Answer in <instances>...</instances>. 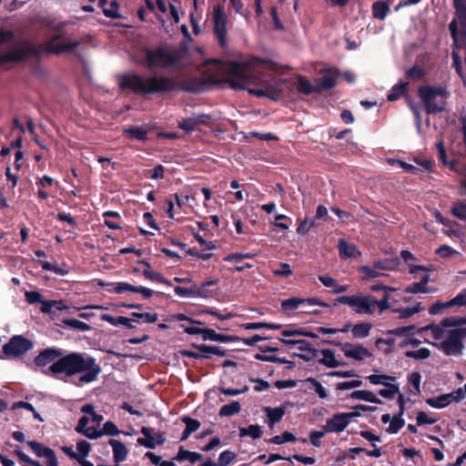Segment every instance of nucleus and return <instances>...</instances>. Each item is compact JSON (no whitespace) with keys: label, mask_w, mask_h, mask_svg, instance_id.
Returning <instances> with one entry per match:
<instances>
[{"label":"nucleus","mask_w":466,"mask_h":466,"mask_svg":"<svg viewBox=\"0 0 466 466\" xmlns=\"http://www.w3.org/2000/svg\"><path fill=\"white\" fill-rule=\"evenodd\" d=\"M218 69L235 89H247L249 94L272 100L282 96V81L268 76L274 69L270 61L251 57L242 62L220 63Z\"/></svg>","instance_id":"nucleus-1"},{"label":"nucleus","mask_w":466,"mask_h":466,"mask_svg":"<svg viewBox=\"0 0 466 466\" xmlns=\"http://www.w3.org/2000/svg\"><path fill=\"white\" fill-rule=\"evenodd\" d=\"M464 319L446 318L438 325H430L422 328L421 331L430 333L435 340L432 345L447 356H458L463 350L462 339L466 337V329L456 328L464 323Z\"/></svg>","instance_id":"nucleus-2"},{"label":"nucleus","mask_w":466,"mask_h":466,"mask_svg":"<svg viewBox=\"0 0 466 466\" xmlns=\"http://www.w3.org/2000/svg\"><path fill=\"white\" fill-rule=\"evenodd\" d=\"M49 370L53 374L64 373L69 377L81 374L78 385L95 381L101 372V368L94 358L81 353H71L60 358L49 367Z\"/></svg>","instance_id":"nucleus-3"},{"label":"nucleus","mask_w":466,"mask_h":466,"mask_svg":"<svg viewBox=\"0 0 466 466\" xmlns=\"http://www.w3.org/2000/svg\"><path fill=\"white\" fill-rule=\"evenodd\" d=\"M9 43L8 49L0 53V66L6 64H18L29 60V35L15 28H0V46Z\"/></svg>","instance_id":"nucleus-4"},{"label":"nucleus","mask_w":466,"mask_h":466,"mask_svg":"<svg viewBox=\"0 0 466 466\" xmlns=\"http://www.w3.org/2000/svg\"><path fill=\"white\" fill-rule=\"evenodd\" d=\"M119 84L123 89H130L142 95L168 92L177 86L176 81L170 77L160 76L142 77L135 74L123 76Z\"/></svg>","instance_id":"nucleus-5"},{"label":"nucleus","mask_w":466,"mask_h":466,"mask_svg":"<svg viewBox=\"0 0 466 466\" xmlns=\"http://www.w3.org/2000/svg\"><path fill=\"white\" fill-rule=\"evenodd\" d=\"M419 96L427 113H437L445 108L449 92L441 86H424L419 88Z\"/></svg>","instance_id":"nucleus-6"},{"label":"nucleus","mask_w":466,"mask_h":466,"mask_svg":"<svg viewBox=\"0 0 466 466\" xmlns=\"http://www.w3.org/2000/svg\"><path fill=\"white\" fill-rule=\"evenodd\" d=\"M90 37H81L77 39H65L62 40L58 36L52 38L40 50H35V46L31 44V56L39 53H51L60 54L62 52L73 53L79 48H86L90 42Z\"/></svg>","instance_id":"nucleus-7"},{"label":"nucleus","mask_w":466,"mask_h":466,"mask_svg":"<svg viewBox=\"0 0 466 466\" xmlns=\"http://www.w3.org/2000/svg\"><path fill=\"white\" fill-rule=\"evenodd\" d=\"M375 408L367 405H357L351 412L335 413L326 420L325 430L328 433H340L350 423L351 420L361 416V411H373Z\"/></svg>","instance_id":"nucleus-8"},{"label":"nucleus","mask_w":466,"mask_h":466,"mask_svg":"<svg viewBox=\"0 0 466 466\" xmlns=\"http://www.w3.org/2000/svg\"><path fill=\"white\" fill-rule=\"evenodd\" d=\"M179 60V52L173 48L147 50L146 65L148 68H165L175 66Z\"/></svg>","instance_id":"nucleus-9"},{"label":"nucleus","mask_w":466,"mask_h":466,"mask_svg":"<svg viewBox=\"0 0 466 466\" xmlns=\"http://www.w3.org/2000/svg\"><path fill=\"white\" fill-rule=\"evenodd\" d=\"M337 302L349 306L353 311L361 315H371L375 311V298L370 295L358 293L340 296Z\"/></svg>","instance_id":"nucleus-10"},{"label":"nucleus","mask_w":466,"mask_h":466,"mask_svg":"<svg viewBox=\"0 0 466 466\" xmlns=\"http://www.w3.org/2000/svg\"><path fill=\"white\" fill-rule=\"evenodd\" d=\"M218 283V279H209L199 285H193L190 288L177 286L174 289L176 295L181 298L209 299L217 295V292L208 288Z\"/></svg>","instance_id":"nucleus-11"},{"label":"nucleus","mask_w":466,"mask_h":466,"mask_svg":"<svg viewBox=\"0 0 466 466\" xmlns=\"http://www.w3.org/2000/svg\"><path fill=\"white\" fill-rule=\"evenodd\" d=\"M102 420L103 416L97 413L92 417L83 416L79 420L76 430L89 439H97L102 436V430L100 429Z\"/></svg>","instance_id":"nucleus-12"},{"label":"nucleus","mask_w":466,"mask_h":466,"mask_svg":"<svg viewBox=\"0 0 466 466\" xmlns=\"http://www.w3.org/2000/svg\"><path fill=\"white\" fill-rule=\"evenodd\" d=\"M29 350V339L21 335L13 336L9 342L2 348L4 357L0 355V359L20 357Z\"/></svg>","instance_id":"nucleus-13"},{"label":"nucleus","mask_w":466,"mask_h":466,"mask_svg":"<svg viewBox=\"0 0 466 466\" xmlns=\"http://www.w3.org/2000/svg\"><path fill=\"white\" fill-rule=\"evenodd\" d=\"M214 32L221 46L227 44V15L220 5L213 10Z\"/></svg>","instance_id":"nucleus-14"},{"label":"nucleus","mask_w":466,"mask_h":466,"mask_svg":"<svg viewBox=\"0 0 466 466\" xmlns=\"http://www.w3.org/2000/svg\"><path fill=\"white\" fill-rule=\"evenodd\" d=\"M463 400L461 390H456L450 393L441 394L436 397L428 398L426 403L434 409H444L453 402H460Z\"/></svg>","instance_id":"nucleus-15"},{"label":"nucleus","mask_w":466,"mask_h":466,"mask_svg":"<svg viewBox=\"0 0 466 466\" xmlns=\"http://www.w3.org/2000/svg\"><path fill=\"white\" fill-rule=\"evenodd\" d=\"M340 350L345 357L355 360H364L371 356L370 350L360 344L346 342L340 345Z\"/></svg>","instance_id":"nucleus-16"},{"label":"nucleus","mask_w":466,"mask_h":466,"mask_svg":"<svg viewBox=\"0 0 466 466\" xmlns=\"http://www.w3.org/2000/svg\"><path fill=\"white\" fill-rule=\"evenodd\" d=\"M31 450L34 453L42 459L44 466H57V460L55 452L36 441H31Z\"/></svg>","instance_id":"nucleus-17"},{"label":"nucleus","mask_w":466,"mask_h":466,"mask_svg":"<svg viewBox=\"0 0 466 466\" xmlns=\"http://www.w3.org/2000/svg\"><path fill=\"white\" fill-rule=\"evenodd\" d=\"M312 355L318 359L319 364L329 369H335L343 365V362L336 357L334 350L330 349L316 350V352H312Z\"/></svg>","instance_id":"nucleus-18"},{"label":"nucleus","mask_w":466,"mask_h":466,"mask_svg":"<svg viewBox=\"0 0 466 466\" xmlns=\"http://www.w3.org/2000/svg\"><path fill=\"white\" fill-rule=\"evenodd\" d=\"M320 76L316 79L317 86H319V92L332 88L336 85L339 74L336 68L328 67L320 70Z\"/></svg>","instance_id":"nucleus-19"},{"label":"nucleus","mask_w":466,"mask_h":466,"mask_svg":"<svg viewBox=\"0 0 466 466\" xmlns=\"http://www.w3.org/2000/svg\"><path fill=\"white\" fill-rule=\"evenodd\" d=\"M142 438L137 439V443L148 449H155L157 445L163 444L165 438L160 434L155 433L154 430L147 427L141 429Z\"/></svg>","instance_id":"nucleus-20"},{"label":"nucleus","mask_w":466,"mask_h":466,"mask_svg":"<svg viewBox=\"0 0 466 466\" xmlns=\"http://www.w3.org/2000/svg\"><path fill=\"white\" fill-rule=\"evenodd\" d=\"M327 306V304L319 301L317 299H299V298H290L285 299L281 302V307L286 311H293L300 307H309V306Z\"/></svg>","instance_id":"nucleus-21"},{"label":"nucleus","mask_w":466,"mask_h":466,"mask_svg":"<svg viewBox=\"0 0 466 466\" xmlns=\"http://www.w3.org/2000/svg\"><path fill=\"white\" fill-rule=\"evenodd\" d=\"M209 116L207 115H193L192 116L183 119L179 122L178 127L186 133H192L198 126L208 124Z\"/></svg>","instance_id":"nucleus-22"},{"label":"nucleus","mask_w":466,"mask_h":466,"mask_svg":"<svg viewBox=\"0 0 466 466\" xmlns=\"http://www.w3.org/2000/svg\"><path fill=\"white\" fill-rule=\"evenodd\" d=\"M293 86L299 93L307 96L319 92V86H317L316 82L314 84L310 83L306 77L302 76H298L295 78Z\"/></svg>","instance_id":"nucleus-23"},{"label":"nucleus","mask_w":466,"mask_h":466,"mask_svg":"<svg viewBox=\"0 0 466 466\" xmlns=\"http://www.w3.org/2000/svg\"><path fill=\"white\" fill-rule=\"evenodd\" d=\"M338 248L341 258H357L360 256L358 248L353 244L347 243L344 239L339 240Z\"/></svg>","instance_id":"nucleus-24"},{"label":"nucleus","mask_w":466,"mask_h":466,"mask_svg":"<svg viewBox=\"0 0 466 466\" xmlns=\"http://www.w3.org/2000/svg\"><path fill=\"white\" fill-rule=\"evenodd\" d=\"M284 345L290 348H297L301 351L308 353L316 352V350L312 348L311 344L304 339H279Z\"/></svg>","instance_id":"nucleus-25"},{"label":"nucleus","mask_w":466,"mask_h":466,"mask_svg":"<svg viewBox=\"0 0 466 466\" xmlns=\"http://www.w3.org/2000/svg\"><path fill=\"white\" fill-rule=\"evenodd\" d=\"M58 355V352L55 350H45L35 359V363L37 366H46L47 364H50L51 366Z\"/></svg>","instance_id":"nucleus-26"},{"label":"nucleus","mask_w":466,"mask_h":466,"mask_svg":"<svg viewBox=\"0 0 466 466\" xmlns=\"http://www.w3.org/2000/svg\"><path fill=\"white\" fill-rule=\"evenodd\" d=\"M350 398L352 400H364L374 404H381V400L376 394L370 390H359L351 392Z\"/></svg>","instance_id":"nucleus-27"},{"label":"nucleus","mask_w":466,"mask_h":466,"mask_svg":"<svg viewBox=\"0 0 466 466\" xmlns=\"http://www.w3.org/2000/svg\"><path fill=\"white\" fill-rule=\"evenodd\" d=\"M109 444L113 449L114 460L119 463L127 459V451L126 446L117 440H110Z\"/></svg>","instance_id":"nucleus-28"},{"label":"nucleus","mask_w":466,"mask_h":466,"mask_svg":"<svg viewBox=\"0 0 466 466\" xmlns=\"http://www.w3.org/2000/svg\"><path fill=\"white\" fill-rule=\"evenodd\" d=\"M202 339L204 340L217 341V342H231L235 339L231 336L217 333L212 329H204L202 333Z\"/></svg>","instance_id":"nucleus-29"},{"label":"nucleus","mask_w":466,"mask_h":466,"mask_svg":"<svg viewBox=\"0 0 466 466\" xmlns=\"http://www.w3.org/2000/svg\"><path fill=\"white\" fill-rule=\"evenodd\" d=\"M423 309L420 302H416L412 306L410 307H395L392 309V311L400 314L401 318L407 319L413 316L416 313H419Z\"/></svg>","instance_id":"nucleus-30"},{"label":"nucleus","mask_w":466,"mask_h":466,"mask_svg":"<svg viewBox=\"0 0 466 466\" xmlns=\"http://www.w3.org/2000/svg\"><path fill=\"white\" fill-rule=\"evenodd\" d=\"M415 277H420V282L412 284L410 287L407 288L405 291L410 293L428 292V289L425 287L429 281L428 271L419 272Z\"/></svg>","instance_id":"nucleus-31"},{"label":"nucleus","mask_w":466,"mask_h":466,"mask_svg":"<svg viewBox=\"0 0 466 466\" xmlns=\"http://www.w3.org/2000/svg\"><path fill=\"white\" fill-rule=\"evenodd\" d=\"M401 258L403 260L408 264L410 272L413 274L414 276L418 275L419 272H424L429 271V269L423 266H418L414 265L412 261L415 259L412 253H410L408 250H403L400 253Z\"/></svg>","instance_id":"nucleus-32"},{"label":"nucleus","mask_w":466,"mask_h":466,"mask_svg":"<svg viewBox=\"0 0 466 466\" xmlns=\"http://www.w3.org/2000/svg\"><path fill=\"white\" fill-rule=\"evenodd\" d=\"M265 412L269 420V427L272 428L276 422H279L283 418L285 414V409L283 407H266Z\"/></svg>","instance_id":"nucleus-33"},{"label":"nucleus","mask_w":466,"mask_h":466,"mask_svg":"<svg viewBox=\"0 0 466 466\" xmlns=\"http://www.w3.org/2000/svg\"><path fill=\"white\" fill-rule=\"evenodd\" d=\"M202 459V454L196 452V451H190L187 450H185L183 448H180L177 456L175 457V460L178 461H187L189 462H197Z\"/></svg>","instance_id":"nucleus-34"},{"label":"nucleus","mask_w":466,"mask_h":466,"mask_svg":"<svg viewBox=\"0 0 466 466\" xmlns=\"http://www.w3.org/2000/svg\"><path fill=\"white\" fill-rule=\"evenodd\" d=\"M182 421L186 424V429L182 433L181 440L185 441L189 437L190 434L198 430L200 427V422L188 417H184Z\"/></svg>","instance_id":"nucleus-35"},{"label":"nucleus","mask_w":466,"mask_h":466,"mask_svg":"<svg viewBox=\"0 0 466 466\" xmlns=\"http://www.w3.org/2000/svg\"><path fill=\"white\" fill-rule=\"evenodd\" d=\"M124 132L127 134L131 139L143 141L147 139L148 129L145 127H135L126 128Z\"/></svg>","instance_id":"nucleus-36"},{"label":"nucleus","mask_w":466,"mask_h":466,"mask_svg":"<svg viewBox=\"0 0 466 466\" xmlns=\"http://www.w3.org/2000/svg\"><path fill=\"white\" fill-rule=\"evenodd\" d=\"M367 379L372 385H383V386H386L387 384L396 380V378L393 376H390V375H386V374H378V373L369 375L367 377Z\"/></svg>","instance_id":"nucleus-37"},{"label":"nucleus","mask_w":466,"mask_h":466,"mask_svg":"<svg viewBox=\"0 0 466 466\" xmlns=\"http://www.w3.org/2000/svg\"><path fill=\"white\" fill-rule=\"evenodd\" d=\"M372 325L370 323L363 322L356 324L352 327L351 332L354 338H366L370 335Z\"/></svg>","instance_id":"nucleus-38"},{"label":"nucleus","mask_w":466,"mask_h":466,"mask_svg":"<svg viewBox=\"0 0 466 466\" xmlns=\"http://www.w3.org/2000/svg\"><path fill=\"white\" fill-rule=\"evenodd\" d=\"M142 263L146 266V268L143 270L145 278L159 283H167L166 279L160 273L151 269L150 265L147 262L143 261Z\"/></svg>","instance_id":"nucleus-39"},{"label":"nucleus","mask_w":466,"mask_h":466,"mask_svg":"<svg viewBox=\"0 0 466 466\" xmlns=\"http://www.w3.org/2000/svg\"><path fill=\"white\" fill-rule=\"evenodd\" d=\"M241 410L240 404L238 401H232L221 407L219 415L222 417H229L238 414Z\"/></svg>","instance_id":"nucleus-40"},{"label":"nucleus","mask_w":466,"mask_h":466,"mask_svg":"<svg viewBox=\"0 0 466 466\" xmlns=\"http://www.w3.org/2000/svg\"><path fill=\"white\" fill-rule=\"evenodd\" d=\"M262 431L261 428L258 425H249L247 428L239 429V435L241 437L249 436L252 439L256 440L261 437Z\"/></svg>","instance_id":"nucleus-41"},{"label":"nucleus","mask_w":466,"mask_h":466,"mask_svg":"<svg viewBox=\"0 0 466 466\" xmlns=\"http://www.w3.org/2000/svg\"><path fill=\"white\" fill-rule=\"evenodd\" d=\"M53 307H56L58 310L67 309L68 307L64 304L62 300H49V301H42V306L39 309L43 313H49Z\"/></svg>","instance_id":"nucleus-42"},{"label":"nucleus","mask_w":466,"mask_h":466,"mask_svg":"<svg viewBox=\"0 0 466 466\" xmlns=\"http://www.w3.org/2000/svg\"><path fill=\"white\" fill-rule=\"evenodd\" d=\"M373 16L375 18L383 20L389 12V6L384 2H376L372 6Z\"/></svg>","instance_id":"nucleus-43"},{"label":"nucleus","mask_w":466,"mask_h":466,"mask_svg":"<svg viewBox=\"0 0 466 466\" xmlns=\"http://www.w3.org/2000/svg\"><path fill=\"white\" fill-rule=\"evenodd\" d=\"M360 271L362 273V279L364 280H370L384 275L383 272H380L379 268L374 266L372 268L362 266L360 268Z\"/></svg>","instance_id":"nucleus-44"},{"label":"nucleus","mask_w":466,"mask_h":466,"mask_svg":"<svg viewBox=\"0 0 466 466\" xmlns=\"http://www.w3.org/2000/svg\"><path fill=\"white\" fill-rule=\"evenodd\" d=\"M399 391V385L392 381L387 384L384 389L380 390L379 394L385 399H393Z\"/></svg>","instance_id":"nucleus-45"},{"label":"nucleus","mask_w":466,"mask_h":466,"mask_svg":"<svg viewBox=\"0 0 466 466\" xmlns=\"http://www.w3.org/2000/svg\"><path fill=\"white\" fill-rule=\"evenodd\" d=\"M404 423L405 421L402 419V415L397 414L392 417L387 431L390 434H395L404 426Z\"/></svg>","instance_id":"nucleus-46"},{"label":"nucleus","mask_w":466,"mask_h":466,"mask_svg":"<svg viewBox=\"0 0 466 466\" xmlns=\"http://www.w3.org/2000/svg\"><path fill=\"white\" fill-rule=\"evenodd\" d=\"M405 356L415 360H425L431 356V350L427 348H420L415 350L406 351Z\"/></svg>","instance_id":"nucleus-47"},{"label":"nucleus","mask_w":466,"mask_h":466,"mask_svg":"<svg viewBox=\"0 0 466 466\" xmlns=\"http://www.w3.org/2000/svg\"><path fill=\"white\" fill-rule=\"evenodd\" d=\"M64 323L66 326L74 329H78L81 331H88L90 330V326L81 320L76 319H67L64 320Z\"/></svg>","instance_id":"nucleus-48"},{"label":"nucleus","mask_w":466,"mask_h":466,"mask_svg":"<svg viewBox=\"0 0 466 466\" xmlns=\"http://www.w3.org/2000/svg\"><path fill=\"white\" fill-rule=\"evenodd\" d=\"M450 308H461L466 307V289L461 291L453 299L448 300Z\"/></svg>","instance_id":"nucleus-49"},{"label":"nucleus","mask_w":466,"mask_h":466,"mask_svg":"<svg viewBox=\"0 0 466 466\" xmlns=\"http://www.w3.org/2000/svg\"><path fill=\"white\" fill-rule=\"evenodd\" d=\"M132 317H134L135 319H137L138 320H141L144 323H155L158 319V316L157 313H151V312H144V313L133 312Z\"/></svg>","instance_id":"nucleus-50"},{"label":"nucleus","mask_w":466,"mask_h":466,"mask_svg":"<svg viewBox=\"0 0 466 466\" xmlns=\"http://www.w3.org/2000/svg\"><path fill=\"white\" fill-rule=\"evenodd\" d=\"M390 299H392L391 293L385 292L383 298L380 300H377L375 299V309L378 308L380 312H383L388 309H392L390 305Z\"/></svg>","instance_id":"nucleus-51"},{"label":"nucleus","mask_w":466,"mask_h":466,"mask_svg":"<svg viewBox=\"0 0 466 466\" xmlns=\"http://www.w3.org/2000/svg\"><path fill=\"white\" fill-rule=\"evenodd\" d=\"M308 382L310 383L311 388L314 390V391L318 394V396L320 399H326L328 397L326 389L316 379L309 378Z\"/></svg>","instance_id":"nucleus-52"},{"label":"nucleus","mask_w":466,"mask_h":466,"mask_svg":"<svg viewBox=\"0 0 466 466\" xmlns=\"http://www.w3.org/2000/svg\"><path fill=\"white\" fill-rule=\"evenodd\" d=\"M296 441H297V438L295 437V435H293L291 432L286 431L281 435H277V436L273 437L270 440V442L274 443V444H282L285 442H293Z\"/></svg>","instance_id":"nucleus-53"},{"label":"nucleus","mask_w":466,"mask_h":466,"mask_svg":"<svg viewBox=\"0 0 466 466\" xmlns=\"http://www.w3.org/2000/svg\"><path fill=\"white\" fill-rule=\"evenodd\" d=\"M35 262L38 263L42 267L43 269L54 271L57 275L66 276L68 273L67 270L63 269V268H61L59 267L54 266V265H52L51 263H49L47 261L40 260L39 259V260H36Z\"/></svg>","instance_id":"nucleus-54"},{"label":"nucleus","mask_w":466,"mask_h":466,"mask_svg":"<svg viewBox=\"0 0 466 466\" xmlns=\"http://www.w3.org/2000/svg\"><path fill=\"white\" fill-rule=\"evenodd\" d=\"M236 459V453L231 451H224L218 457L219 466H228Z\"/></svg>","instance_id":"nucleus-55"},{"label":"nucleus","mask_w":466,"mask_h":466,"mask_svg":"<svg viewBox=\"0 0 466 466\" xmlns=\"http://www.w3.org/2000/svg\"><path fill=\"white\" fill-rule=\"evenodd\" d=\"M362 385V380H352L350 381L339 382L336 384L337 390H348L355 388H359Z\"/></svg>","instance_id":"nucleus-56"},{"label":"nucleus","mask_w":466,"mask_h":466,"mask_svg":"<svg viewBox=\"0 0 466 466\" xmlns=\"http://www.w3.org/2000/svg\"><path fill=\"white\" fill-rule=\"evenodd\" d=\"M405 88H406V84H404V83L395 85L392 87L390 94L388 95V100L394 101V100L400 98V96L404 94Z\"/></svg>","instance_id":"nucleus-57"},{"label":"nucleus","mask_w":466,"mask_h":466,"mask_svg":"<svg viewBox=\"0 0 466 466\" xmlns=\"http://www.w3.org/2000/svg\"><path fill=\"white\" fill-rule=\"evenodd\" d=\"M451 213L460 219H466V202H457L451 208Z\"/></svg>","instance_id":"nucleus-58"},{"label":"nucleus","mask_w":466,"mask_h":466,"mask_svg":"<svg viewBox=\"0 0 466 466\" xmlns=\"http://www.w3.org/2000/svg\"><path fill=\"white\" fill-rule=\"evenodd\" d=\"M420 380L421 375L417 371L410 373L408 377V381L413 386L416 393H420Z\"/></svg>","instance_id":"nucleus-59"},{"label":"nucleus","mask_w":466,"mask_h":466,"mask_svg":"<svg viewBox=\"0 0 466 466\" xmlns=\"http://www.w3.org/2000/svg\"><path fill=\"white\" fill-rule=\"evenodd\" d=\"M374 267L379 268L380 272L392 270L395 268V262L390 259L377 260L374 262Z\"/></svg>","instance_id":"nucleus-60"},{"label":"nucleus","mask_w":466,"mask_h":466,"mask_svg":"<svg viewBox=\"0 0 466 466\" xmlns=\"http://www.w3.org/2000/svg\"><path fill=\"white\" fill-rule=\"evenodd\" d=\"M314 226V221L309 218L301 220L297 228V233L299 235H306L309 228Z\"/></svg>","instance_id":"nucleus-61"},{"label":"nucleus","mask_w":466,"mask_h":466,"mask_svg":"<svg viewBox=\"0 0 466 466\" xmlns=\"http://www.w3.org/2000/svg\"><path fill=\"white\" fill-rule=\"evenodd\" d=\"M416 421L418 425H424V424H434L437 420L434 418L430 417L426 412L420 411L418 412L416 416Z\"/></svg>","instance_id":"nucleus-62"},{"label":"nucleus","mask_w":466,"mask_h":466,"mask_svg":"<svg viewBox=\"0 0 466 466\" xmlns=\"http://www.w3.org/2000/svg\"><path fill=\"white\" fill-rule=\"evenodd\" d=\"M113 290L118 294L123 293L125 291L135 292L137 290V287L127 282H118L115 284Z\"/></svg>","instance_id":"nucleus-63"},{"label":"nucleus","mask_w":466,"mask_h":466,"mask_svg":"<svg viewBox=\"0 0 466 466\" xmlns=\"http://www.w3.org/2000/svg\"><path fill=\"white\" fill-rule=\"evenodd\" d=\"M436 253L444 258H449L452 257L453 255L457 254V251L451 248L450 246L443 245L441 246L437 250Z\"/></svg>","instance_id":"nucleus-64"}]
</instances>
